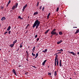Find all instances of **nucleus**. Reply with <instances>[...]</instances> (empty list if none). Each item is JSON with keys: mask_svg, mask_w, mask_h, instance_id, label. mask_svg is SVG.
<instances>
[{"mask_svg": "<svg viewBox=\"0 0 79 79\" xmlns=\"http://www.w3.org/2000/svg\"><path fill=\"white\" fill-rule=\"evenodd\" d=\"M55 31H56V29H53L52 31L51 32V34H52V35H55L56 36H57V35H58V33H57Z\"/></svg>", "mask_w": 79, "mask_h": 79, "instance_id": "f257e3e1", "label": "nucleus"}, {"mask_svg": "<svg viewBox=\"0 0 79 79\" xmlns=\"http://www.w3.org/2000/svg\"><path fill=\"white\" fill-rule=\"evenodd\" d=\"M40 24V23L39 21V20H36L34 23L32 27L34 28V27H35L36 26V25Z\"/></svg>", "mask_w": 79, "mask_h": 79, "instance_id": "f03ea898", "label": "nucleus"}, {"mask_svg": "<svg viewBox=\"0 0 79 79\" xmlns=\"http://www.w3.org/2000/svg\"><path fill=\"white\" fill-rule=\"evenodd\" d=\"M26 53H27V59H26V60L27 61H29L28 60V57H29V54L28 53V52H27V51H26Z\"/></svg>", "mask_w": 79, "mask_h": 79, "instance_id": "7ed1b4c3", "label": "nucleus"}, {"mask_svg": "<svg viewBox=\"0 0 79 79\" xmlns=\"http://www.w3.org/2000/svg\"><path fill=\"white\" fill-rule=\"evenodd\" d=\"M68 53H71V54H72L73 55V56H76V53H74L73 52L68 51Z\"/></svg>", "mask_w": 79, "mask_h": 79, "instance_id": "20e7f679", "label": "nucleus"}, {"mask_svg": "<svg viewBox=\"0 0 79 79\" xmlns=\"http://www.w3.org/2000/svg\"><path fill=\"white\" fill-rule=\"evenodd\" d=\"M27 4H26L23 7V11H24V10H25V8L27 7Z\"/></svg>", "mask_w": 79, "mask_h": 79, "instance_id": "39448f33", "label": "nucleus"}, {"mask_svg": "<svg viewBox=\"0 0 79 79\" xmlns=\"http://www.w3.org/2000/svg\"><path fill=\"white\" fill-rule=\"evenodd\" d=\"M12 72L14 73V74H15L16 76H17V74H16V73L15 70V69L13 70Z\"/></svg>", "mask_w": 79, "mask_h": 79, "instance_id": "423d86ee", "label": "nucleus"}, {"mask_svg": "<svg viewBox=\"0 0 79 79\" xmlns=\"http://www.w3.org/2000/svg\"><path fill=\"white\" fill-rule=\"evenodd\" d=\"M58 60L57 59H55V66H56V60Z\"/></svg>", "mask_w": 79, "mask_h": 79, "instance_id": "0eeeda50", "label": "nucleus"}, {"mask_svg": "<svg viewBox=\"0 0 79 79\" xmlns=\"http://www.w3.org/2000/svg\"><path fill=\"white\" fill-rule=\"evenodd\" d=\"M61 42H63V41L62 40H61L60 41H59L57 42V44H61Z\"/></svg>", "mask_w": 79, "mask_h": 79, "instance_id": "6e6552de", "label": "nucleus"}, {"mask_svg": "<svg viewBox=\"0 0 79 79\" xmlns=\"http://www.w3.org/2000/svg\"><path fill=\"white\" fill-rule=\"evenodd\" d=\"M47 61V60H45L42 63V64L43 66H44L45 65V63L46 62V61Z\"/></svg>", "mask_w": 79, "mask_h": 79, "instance_id": "1a4fd4ad", "label": "nucleus"}, {"mask_svg": "<svg viewBox=\"0 0 79 79\" xmlns=\"http://www.w3.org/2000/svg\"><path fill=\"white\" fill-rule=\"evenodd\" d=\"M59 66L60 67H61V66H63V65H62V64H61V60H60Z\"/></svg>", "mask_w": 79, "mask_h": 79, "instance_id": "9d476101", "label": "nucleus"}, {"mask_svg": "<svg viewBox=\"0 0 79 79\" xmlns=\"http://www.w3.org/2000/svg\"><path fill=\"white\" fill-rule=\"evenodd\" d=\"M5 19H6V18H5V17H3L1 19V21H3L4 20H5Z\"/></svg>", "mask_w": 79, "mask_h": 79, "instance_id": "9b49d317", "label": "nucleus"}, {"mask_svg": "<svg viewBox=\"0 0 79 79\" xmlns=\"http://www.w3.org/2000/svg\"><path fill=\"white\" fill-rule=\"evenodd\" d=\"M10 29H11V27L10 26H9L8 27V28L7 29V31H10Z\"/></svg>", "mask_w": 79, "mask_h": 79, "instance_id": "f8f14e48", "label": "nucleus"}, {"mask_svg": "<svg viewBox=\"0 0 79 79\" xmlns=\"http://www.w3.org/2000/svg\"><path fill=\"white\" fill-rule=\"evenodd\" d=\"M50 13H49L48 14L47 17V19H49V16H50Z\"/></svg>", "mask_w": 79, "mask_h": 79, "instance_id": "ddd939ff", "label": "nucleus"}, {"mask_svg": "<svg viewBox=\"0 0 79 79\" xmlns=\"http://www.w3.org/2000/svg\"><path fill=\"white\" fill-rule=\"evenodd\" d=\"M38 13H39V12H36L34 13L33 15H37V14H38Z\"/></svg>", "mask_w": 79, "mask_h": 79, "instance_id": "4468645a", "label": "nucleus"}, {"mask_svg": "<svg viewBox=\"0 0 79 79\" xmlns=\"http://www.w3.org/2000/svg\"><path fill=\"white\" fill-rule=\"evenodd\" d=\"M78 32H79V30L77 29V31H76V32H75V34H77V33H78Z\"/></svg>", "mask_w": 79, "mask_h": 79, "instance_id": "2eb2a0df", "label": "nucleus"}, {"mask_svg": "<svg viewBox=\"0 0 79 79\" xmlns=\"http://www.w3.org/2000/svg\"><path fill=\"white\" fill-rule=\"evenodd\" d=\"M57 51H58V52H63V49H61L60 50H57Z\"/></svg>", "mask_w": 79, "mask_h": 79, "instance_id": "dca6fc26", "label": "nucleus"}, {"mask_svg": "<svg viewBox=\"0 0 79 79\" xmlns=\"http://www.w3.org/2000/svg\"><path fill=\"white\" fill-rule=\"evenodd\" d=\"M14 45L15 44H11L10 45V47H13Z\"/></svg>", "mask_w": 79, "mask_h": 79, "instance_id": "f3484780", "label": "nucleus"}, {"mask_svg": "<svg viewBox=\"0 0 79 79\" xmlns=\"http://www.w3.org/2000/svg\"><path fill=\"white\" fill-rule=\"evenodd\" d=\"M47 52V49H46L44 51H43V52L46 53Z\"/></svg>", "mask_w": 79, "mask_h": 79, "instance_id": "a211bd4d", "label": "nucleus"}, {"mask_svg": "<svg viewBox=\"0 0 79 79\" xmlns=\"http://www.w3.org/2000/svg\"><path fill=\"white\" fill-rule=\"evenodd\" d=\"M50 31V29H48V30L46 31L45 32V33L47 34V33H48V31Z\"/></svg>", "mask_w": 79, "mask_h": 79, "instance_id": "6ab92c4d", "label": "nucleus"}, {"mask_svg": "<svg viewBox=\"0 0 79 79\" xmlns=\"http://www.w3.org/2000/svg\"><path fill=\"white\" fill-rule=\"evenodd\" d=\"M29 24H28L27 26V27H26L25 29H27V28L29 27Z\"/></svg>", "mask_w": 79, "mask_h": 79, "instance_id": "aec40b11", "label": "nucleus"}, {"mask_svg": "<svg viewBox=\"0 0 79 79\" xmlns=\"http://www.w3.org/2000/svg\"><path fill=\"white\" fill-rule=\"evenodd\" d=\"M39 25H40V24H38V25H36V29H37V28H38V27H39Z\"/></svg>", "mask_w": 79, "mask_h": 79, "instance_id": "412c9836", "label": "nucleus"}, {"mask_svg": "<svg viewBox=\"0 0 79 79\" xmlns=\"http://www.w3.org/2000/svg\"><path fill=\"white\" fill-rule=\"evenodd\" d=\"M15 5H16V6H15V8H17L18 5V3H17L15 4Z\"/></svg>", "mask_w": 79, "mask_h": 79, "instance_id": "4be33fe9", "label": "nucleus"}, {"mask_svg": "<svg viewBox=\"0 0 79 79\" xmlns=\"http://www.w3.org/2000/svg\"><path fill=\"white\" fill-rule=\"evenodd\" d=\"M17 42V40H15L14 42H13V44H16Z\"/></svg>", "mask_w": 79, "mask_h": 79, "instance_id": "5701e85b", "label": "nucleus"}, {"mask_svg": "<svg viewBox=\"0 0 79 79\" xmlns=\"http://www.w3.org/2000/svg\"><path fill=\"white\" fill-rule=\"evenodd\" d=\"M56 74H57L56 73V71H55L54 74L55 76H56Z\"/></svg>", "mask_w": 79, "mask_h": 79, "instance_id": "b1692460", "label": "nucleus"}, {"mask_svg": "<svg viewBox=\"0 0 79 79\" xmlns=\"http://www.w3.org/2000/svg\"><path fill=\"white\" fill-rule=\"evenodd\" d=\"M38 55H39V54L37 53L36 54V56L35 57V58H36L37 56H38Z\"/></svg>", "mask_w": 79, "mask_h": 79, "instance_id": "393cba45", "label": "nucleus"}, {"mask_svg": "<svg viewBox=\"0 0 79 79\" xmlns=\"http://www.w3.org/2000/svg\"><path fill=\"white\" fill-rule=\"evenodd\" d=\"M56 63H57V66H58V60H56Z\"/></svg>", "mask_w": 79, "mask_h": 79, "instance_id": "a878e982", "label": "nucleus"}, {"mask_svg": "<svg viewBox=\"0 0 79 79\" xmlns=\"http://www.w3.org/2000/svg\"><path fill=\"white\" fill-rule=\"evenodd\" d=\"M35 47H34L33 49H32V51H33V52H34V51H35Z\"/></svg>", "mask_w": 79, "mask_h": 79, "instance_id": "bb28decb", "label": "nucleus"}, {"mask_svg": "<svg viewBox=\"0 0 79 79\" xmlns=\"http://www.w3.org/2000/svg\"><path fill=\"white\" fill-rule=\"evenodd\" d=\"M58 10H59V7H58L57 8L56 10V11H57H57H58Z\"/></svg>", "mask_w": 79, "mask_h": 79, "instance_id": "cd10ccee", "label": "nucleus"}, {"mask_svg": "<svg viewBox=\"0 0 79 79\" xmlns=\"http://www.w3.org/2000/svg\"><path fill=\"white\" fill-rule=\"evenodd\" d=\"M55 59H58V54H56V56L55 57Z\"/></svg>", "mask_w": 79, "mask_h": 79, "instance_id": "c85d7f7f", "label": "nucleus"}, {"mask_svg": "<svg viewBox=\"0 0 79 79\" xmlns=\"http://www.w3.org/2000/svg\"><path fill=\"white\" fill-rule=\"evenodd\" d=\"M59 35H62V34H63V33H62V32H61L60 31L59 32Z\"/></svg>", "mask_w": 79, "mask_h": 79, "instance_id": "c756f323", "label": "nucleus"}, {"mask_svg": "<svg viewBox=\"0 0 79 79\" xmlns=\"http://www.w3.org/2000/svg\"><path fill=\"white\" fill-rule=\"evenodd\" d=\"M15 6H13L12 8V10H15Z\"/></svg>", "mask_w": 79, "mask_h": 79, "instance_id": "7c9ffc66", "label": "nucleus"}, {"mask_svg": "<svg viewBox=\"0 0 79 79\" xmlns=\"http://www.w3.org/2000/svg\"><path fill=\"white\" fill-rule=\"evenodd\" d=\"M32 56H35V55L34 53H33V52L32 53Z\"/></svg>", "mask_w": 79, "mask_h": 79, "instance_id": "2f4dec72", "label": "nucleus"}, {"mask_svg": "<svg viewBox=\"0 0 79 79\" xmlns=\"http://www.w3.org/2000/svg\"><path fill=\"white\" fill-rule=\"evenodd\" d=\"M10 3H11V1L10 0H9L8 2V3L7 4H9V5L10 4Z\"/></svg>", "mask_w": 79, "mask_h": 79, "instance_id": "473e14b6", "label": "nucleus"}, {"mask_svg": "<svg viewBox=\"0 0 79 79\" xmlns=\"http://www.w3.org/2000/svg\"><path fill=\"white\" fill-rule=\"evenodd\" d=\"M7 33H8V31L5 32L4 33V35H5V34H7Z\"/></svg>", "mask_w": 79, "mask_h": 79, "instance_id": "72a5a7b5", "label": "nucleus"}, {"mask_svg": "<svg viewBox=\"0 0 79 79\" xmlns=\"http://www.w3.org/2000/svg\"><path fill=\"white\" fill-rule=\"evenodd\" d=\"M18 18H19V19H21V16H18Z\"/></svg>", "mask_w": 79, "mask_h": 79, "instance_id": "f704fd0d", "label": "nucleus"}, {"mask_svg": "<svg viewBox=\"0 0 79 79\" xmlns=\"http://www.w3.org/2000/svg\"><path fill=\"white\" fill-rule=\"evenodd\" d=\"M8 33L9 34H10V33H11V31H9L8 32Z\"/></svg>", "mask_w": 79, "mask_h": 79, "instance_id": "c9c22d12", "label": "nucleus"}, {"mask_svg": "<svg viewBox=\"0 0 79 79\" xmlns=\"http://www.w3.org/2000/svg\"><path fill=\"white\" fill-rule=\"evenodd\" d=\"M4 8V7H3V6H1V9L2 10H3Z\"/></svg>", "mask_w": 79, "mask_h": 79, "instance_id": "e433bc0d", "label": "nucleus"}, {"mask_svg": "<svg viewBox=\"0 0 79 79\" xmlns=\"http://www.w3.org/2000/svg\"><path fill=\"white\" fill-rule=\"evenodd\" d=\"M45 8V7H43L42 9V10L43 11L44 10V8Z\"/></svg>", "mask_w": 79, "mask_h": 79, "instance_id": "4c0bfd02", "label": "nucleus"}, {"mask_svg": "<svg viewBox=\"0 0 79 79\" xmlns=\"http://www.w3.org/2000/svg\"><path fill=\"white\" fill-rule=\"evenodd\" d=\"M35 38H37V35H36L35 37Z\"/></svg>", "mask_w": 79, "mask_h": 79, "instance_id": "58836bf2", "label": "nucleus"}, {"mask_svg": "<svg viewBox=\"0 0 79 79\" xmlns=\"http://www.w3.org/2000/svg\"><path fill=\"white\" fill-rule=\"evenodd\" d=\"M20 48H22V47H23V45H21V44H20Z\"/></svg>", "mask_w": 79, "mask_h": 79, "instance_id": "ea45409f", "label": "nucleus"}, {"mask_svg": "<svg viewBox=\"0 0 79 79\" xmlns=\"http://www.w3.org/2000/svg\"><path fill=\"white\" fill-rule=\"evenodd\" d=\"M39 40V38H38L37 39V41L36 42H37V41H38V40Z\"/></svg>", "mask_w": 79, "mask_h": 79, "instance_id": "a19ab883", "label": "nucleus"}, {"mask_svg": "<svg viewBox=\"0 0 79 79\" xmlns=\"http://www.w3.org/2000/svg\"><path fill=\"white\" fill-rule=\"evenodd\" d=\"M42 6H40V10H41V9H42Z\"/></svg>", "mask_w": 79, "mask_h": 79, "instance_id": "79ce46f5", "label": "nucleus"}, {"mask_svg": "<svg viewBox=\"0 0 79 79\" xmlns=\"http://www.w3.org/2000/svg\"><path fill=\"white\" fill-rule=\"evenodd\" d=\"M48 75H51V73H48Z\"/></svg>", "mask_w": 79, "mask_h": 79, "instance_id": "37998d69", "label": "nucleus"}, {"mask_svg": "<svg viewBox=\"0 0 79 79\" xmlns=\"http://www.w3.org/2000/svg\"><path fill=\"white\" fill-rule=\"evenodd\" d=\"M9 5V4H7V5H6V8H7V7H8V6Z\"/></svg>", "mask_w": 79, "mask_h": 79, "instance_id": "c03bdc74", "label": "nucleus"}, {"mask_svg": "<svg viewBox=\"0 0 79 79\" xmlns=\"http://www.w3.org/2000/svg\"><path fill=\"white\" fill-rule=\"evenodd\" d=\"M32 67H33V68H36V67H35V66H32Z\"/></svg>", "mask_w": 79, "mask_h": 79, "instance_id": "a18cd8bd", "label": "nucleus"}, {"mask_svg": "<svg viewBox=\"0 0 79 79\" xmlns=\"http://www.w3.org/2000/svg\"><path fill=\"white\" fill-rule=\"evenodd\" d=\"M59 53H61V52H59L57 53V54H58Z\"/></svg>", "mask_w": 79, "mask_h": 79, "instance_id": "49530a36", "label": "nucleus"}, {"mask_svg": "<svg viewBox=\"0 0 79 79\" xmlns=\"http://www.w3.org/2000/svg\"><path fill=\"white\" fill-rule=\"evenodd\" d=\"M28 32V30H27V31L26 32L25 34H26V33H27Z\"/></svg>", "mask_w": 79, "mask_h": 79, "instance_id": "de8ad7c7", "label": "nucleus"}, {"mask_svg": "<svg viewBox=\"0 0 79 79\" xmlns=\"http://www.w3.org/2000/svg\"><path fill=\"white\" fill-rule=\"evenodd\" d=\"M21 65H19L18 67H21Z\"/></svg>", "mask_w": 79, "mask_h": 79, "instance_id": "09e8293b", "label": "nucleus"}, {"mask_svg": "<svg viewBox=\"0 0 79 79\" xmlns=\"http://www.w3.org/2000/svg\"><path fill=\"white\" fill-rule=\"evenodd\" d=\"M53 35H54L52 34V35H51V37H52L53 36Z\"/></svg>", "mask_w": 79, "mask_h": 79, "instance_id": "8fccbe9b", "label": "nucleus"}, {"mask_svg": "<svg viewBox=\"0 0 79 79\" xmlns=\"http://www.w3.org/2000/svg\"><path fill=\"white\" fill-rule=\"evenodd\" d=\"M38 5H39V4H37L36 5V6H38Z\"/></svg>", "mask_w": 79, "mask_h": 79, "instance_id": "3c124183", "label": "nucleus"}, {"mask_svg": "<svg viewBox=\"0 0 79 79\" xmlns=\"http://www.w3.org/2000/svg\"><path fill=\"white\" fill-rule=\"evenodd\" d=\"M73 28H77V27H73Z\"/></svg>", "mask_w": 79, "mask_h": 79, "instance_id": "603ef678", "label": "nucleus"}, {"mask_svg": "<svg viewBox=\"0 0 79 79\" xmlns=\"http://www.w3.org/2000/svg\"><path fill=\"white\" fill-rule=\"evenodd\" d=\"M77 54L78 55H79V52H78L77 53Z\"/></svg>", "mask_w": 79, "mask_h": 79, "instance_id": "864d4df0", "label": "nucleus"}, {"mask_svg": "<svg viewBox=\"0 0 79 79\" xmlns=\"http://www.w3.org/2000/svg\"><path fill=\"white\" fill-rule=\"evenodd\" d=\"M23 19V18H21V19Z\"/></svg>", "mask_w": 79, "mask_h": 79, "instance_id": "5fc2aeb1", "label": "nucleus"}, {"mask_svg": "<svg viewBox=\"0 0 79 79\" xmlns=\"http://www.w3.org/2000/svg\"><path fill=\"white\" fill-rule=\"evenodd\" d=\"M37 4H39V2H37Z\"/></svg>", "mask_w": 79, "mask_h": 79, "instance_id": "6e6d98bb", "label": "nucleus"}, {"mask_svg": "<svg viewBox=\"0 0 79 79\" xmlns=\"http://www.w3.org/2000/svg\"><path fill=\"white\" fill-rule=\"evenodd\" d=\"M25 74H26V75H27V73H25Z\"/></svg>", "mask_w": 79, "mask_h": 79, "instance_id": "4d7b16f0", "label": "nucleus"}, {"mask_svg": "<svg viewBox=\"0 0 79 79\" xmlns=\"http://www.w3.org/2000/svg\"><path fill=\"white\" fill-rule=\"evenodd\" d=\"M54 55H55H55H56V54H54Z\"/></svg>", "mask_w": 79, "mask_h": 79, "instance_id": "13d9d810", "label": "nucleus"}, {"mask_svg": "<svg viewBox=\"0 0 79 79\" xmlns=\"http://www.w3.org/2000/svg\"><path fill=\"white\" fill-rule=\"evenodd\" d=\"M1 26V24H0V27Z\"/></svg>", "mask_w": 79, "mask_h": 79, "instance_id": "bf43d9fd", "label": "nucleus"}, {"mask_svg": "<svg viewBox=\"0 0 79 79\" xmlns=\"http://www.w3.org/2000/svg\"><path fill=\"white\" fill-rule=\"evenodd\" d=\"M26 73H28V72H27Z\"/></svg>", "mask_w": 79, "mask_h": 79, "instance_id": "052dcab7", "label": "nucleus"}, {"mask_svg": "<svg viewBox=\"0 0 79 79\" xmlns=\"http://www.w3.org/2000/svg\"><path fill=\"white\" fill-rule=\"evenodd\" d=\"M70 79H72V78H70Z\"/></svg>", "mask_w": 79, "mask_h": 79, "instance_id": "680f3d73", "label": "nucleus"}, {"mask_svg": "<svg viewBox=\"0 0 79 79\" xmlns=\"http://www.w3.org/2000/svg\"><path fill=\"white\" fill-rule=\"evenodd\" d=\"M30 47L29 46H28V48H29Z\"/></svg>", "mask_w": 79, "mask_h": 79, "instance_id": "e2e57ef3", "label": "nucleus"}, {"mask_svg": "<svg viewBox=\"0 0 79 79\" xmlns=\"http://www.w3.org/2000/svg\"><path fill=\"white\" fill-rule=\"evenodd\" d=\"M18 50H19V48L17 50V51H18Z\"/></svg>", "mask_w": 79, "mask_h": 79, "instance_id": "0e129e2a", "label": "nucleus"}, {"mask_svg": "<svg viewBox=\"0 0 79 79\" xmlns=\"http://www.w3.org/2000/svg\"><path fill=\"white\" fill-rule=\"evenodd\" d=\"M1 50H2L1 49H0V51Z\"/></svg>", "mask_w": 79, "mask_h": 79, "instance_id": "69168bd1", "label": "nucleus"}, {"mask_svg": "<svg viewBox=\"0 0 79 79\" xmlns=\"http://www.w3.org/2000/svg\"><path fill=\"white\" fill-rule=\"evenodd\" d=\"M5 11H6V9H5Z\"/></svg>", "mask_w": 79, "mask_h": 79, "instance_id": "338daca9", "label": "nucleus"}, {"mask_svg": "<svg viewBox=\"0 0 79 79\" xmlns=\"http://www.w3.org/2000/svg\"><path fill=\"white\" fill-rule=\"evenodd\" d=\"M1 78V77H0V78Z\"/></svg>", "mask_w": 79, "mask_h": 79, "instance_id": "774afa93", "label": "nucleus"}]
</instances>
